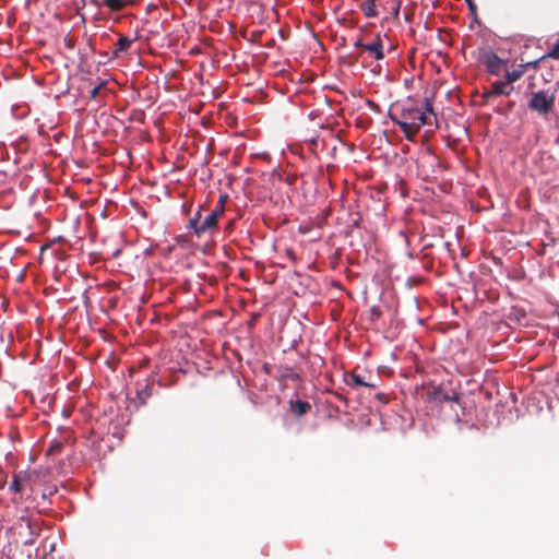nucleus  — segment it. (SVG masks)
<instances>
[{
    "instance_id": "19",
    "label": "nucleus",
    "mask_w": 559,
    "mask_h": 559,
    "mask_svg": "<svg viewBox=\"0 0 559 559\" xmlns=\"http://www.w3.org/2000/svg\"><path fill=\"white\" fill-rule=\"evenodd\" d=\"M62 447H63V443H62L61 441H56V440H55V441H52V443L50 444V447H49V449H48L47 453H48V454H55V453H57V452H60V451H61V449H62Z\"/></svg>"
},
{
    "instance_id": "7",
    "label": "nucleus",
    "mask_w": 559,
    "mask_h": 559,
    "mask_svg": "<svg viewBox=\"0 0 559 559\" xmlns=\"http://www.w3.org/2000/svg\"><path fill=\"white\" fill-rule=\"evenodd\" d=\"M364 50L376 60H382L384 58V51L380 34H378L372 41L366 43Z\"/></svg>"
},
{
    "instance_id": "4",
    "label": "nucleus",
    "mask_w": 559,
    "mask_h": 559,
    "mask_svg": "<svg viewBox=\"0 0 559 559\" xmlns=\"http://www.w3.org/2000/svg\"><path fill=\"white\" fill-rule=\"evenodd\" d=\"M555 95L546 91H538L533 94L528 107L538 114L547 115L554 107Z\"/></svg>"
},
{
    "instance_id": "2",
    "label": "nucleus",
    "mask_w": 559,
    "mask_h": 559,
    "mask_svg": "<svg viewBox=\"0 0 559 559\" xmlns=\"http://www.w3.org/2000/svg\"><path fill=\"white\" fill-rule=\"evenodd\" d=\"M479 62L486 68L489 74L496 76H500L508 66V60L501 59L497 53L488 48L480 50Z\"/></svg>"
},
{
    "instance_id": "15",
    "label": "nucleus",
    "mask_w": 559,
    "mask_h": 559,
    "mask_svg": "<svg viewBox=\"0 0 559 559\" xmlns=\"http://www.w3.org/2000/svg\"><path fill=\"white\" fill-rule=\"evenodd\" d=\"M227 199V195H221L219 200L213 207V210L210 212L212 215H214L217 219H221L225 212V201Z\"/></svg>"
},
{
    "instance_id": "13",
    "label": "nucleus",
    "mask_w": 559,
    "mask_h": 559,
    "mask_svg": "<svg viewBox=\"0 0 559 559\" xmlns=\"http://www.w3.org/2000/svg\"><path fill=\"white\" fill-rule=\"evenodd\" d=\"M361 10L367 17H374L378 15L376 0H365L361 4Z\"/></svg>"
},
{
    "instance_id": "16",
    "label": "nucleus",
    "mask_w": 559,
    "mask_h": 559,
    "mask_svg": "<svg viewBox=\"0 0 559 559\" xmlns=\"http://www.w3.org/2000/svg\"><path fill=\"white\" fill-rule=\"evenodd\" d=\"M385 2V7H384V10L392 14L393 16H397L399 13H400V8H401V1L400 0H384Z\"/></svg>"
},
{
    "instance_id": "25",
    "label": "nucleus",
    "mask_w": 559,
    "mask_h": 559,
    "mask_svg": "<svg viewBox=\"0 0 559 559\" xmlns=\"http://www.w3.org/2000/svg\"><path fill=\"white\" fill-rule=\"evenodd\" d=\"M467 1V4H468V8L471 9V11H475L476 10V5L472 2V0H466Z\"/></svg>"
},
{
    "instance_id": "6",
    "label": "nucleus",
    "mask_w": 559,
    "mask_h": 559,
    "mask_svg": "<svg viewBox=\"0 0 559 559\" xmlns=\"http://www.w3.org/2000/svg\"><path fill=\"white\" fill-rule=\"evenodd\" d=\"M538 63H539V60L527 62L526 64H519L516 68H514L511 71H509L508 67H507L503 72L506 74V79H507L506 81H508L512 85V83L516 82L518 80H520L522 78L526 68H528V67L536 68L538 66Z\"/></svg>"
},
{
    "instance_id": "24",
    "label": "nucleus",
    "mask_w": 559,
    "mask_h": 559,
    "mask_svg": "<svg viewBox=\"0 0 559 559\" xmlns=\"http://www.w3.org/2000/svg\"><path fill=\"white\" fill-rule=\"evenodd\" d=\"M364 45H365V44H364V43H361L360 40H357V41H355V43H354V47H355V48H361L362 50H364Z\"/></svg>"
},
{
    "instance_id": "22",
    "label": "nucleus",
    "mask_w": 559,
    "mask_h": 559,
    "mask_svg": "<svg viewBox=\"0 0 559 559\" xmlns=\"http://www.w3.org/2000/svg\"><path fill=\"white\" fill-rule=\"evenodd\" d=\"M27 526L29 530H32L31 522H27ZM36 540V535L31 531V536L24 542L25 545H33Z\"/></svg>"
},
{
    "instance_id": "12",
    "label": "nucleus",
    "mask_w": 559,
    "mask_h": 559,
    "mask_svg": "<svg viewBox=\"0 0 559 559\" xmlns=\"http://www.w3.org/2000/svg\"><path fill=\"white\" fill-rule=\"evenodd\" d=\"M310 408V404L306 401L297 400L290 402V409L297 416L306 414Z\"/></svg>"
},
{
    "instance_id": "23",
    "label": "nucleus",
    "mask_w": 559,
    "mask_h": 559,
    "mask_svg": "<svg viewBox=\"0 0 559 559\" xmlns=\"http://www.w3.org/2000/svg\"><path fill=\"white\" fill-rule=\"evenodd\" d=\"M201 217H202V207H200L198 210V212L193 215V217H191L190 219H195L197 224H201L202 223Z\"/></svg>"
},
{
    "instance_id": "5",
    "label": "nucleus",
    "mask_w": 559,
    "mask_h": 559,
    "mask_svg": "<svg viewBox=\"0 0 559 559\" xmlns=\"http://www.w3.org/2000/svg\"><path fill=\"white\" fill-rule=\"evenodd\" d=\"M32 475L28 471H20L13 475L12 481L9 485V490L14 493H20L26 487H31Z\"/></svg>"
},
{
    "instance_id": "8",
    "label": "nucleus",
    "mask_w": 559,
    "mask_h": 559,
    "mask_svg": "<svg viewBox=\"0 0 559 559\" xmlns=\"http://www.w3.org/2000/svg\"><path fill=\"white\" fill-rule=\"evenodd\" d=\"M513 92V86L508 81H496L491 84L489 95L509 96Z\"/></svg>"
},
{
    "instance_id": "1",
    "label": "nucleus",
    "mask_w": 559,
    "mask_h": 559,
    "mask_svg": "<svg viewBox=\"0 0 559 559\" xmlns=\"http://www.w3.org/2000/svg\"><path fill=\"white\" fill-rule=\"evenodd\" d=\"M431 117H433L435 124L438 127L432 102L426 97L421 106L414 104L403 106L401 110V119L399 120L401 122H408V124H413L415 128H421L423 126L431 124Z\"/></svg>"
},
{
    "instance_id": "11",
    "label": "nucleus",
    "mask_w": 559,
    "mask_h": 559,
    "mask_svg": "<svg viewBox=\"0 0 559 559\" xmlns=\"http://www.w3.org/2000/svg\"><path fill=\"white\" fill-rule=\"evenodd\" d=\"M436 400L439 402H460V393L456 391L443 392L439 390L436 392Z\"/></svg>"
},
{
    "instance_id": "10",
    "label": "nucleus",
    "mask_w": 559,
    "mask_h": 559,
    "mask_svg": "<svg viewBox=\"0 0 559 559\" xmlns=\"http://www.w3.org/2000/svg\"><path fill=\"white\" fill-rule=\"evenodd\" d=\"M132 39H130L129 37L127 36H120L119 39L117 40L116 43V48L112 52L114 57L115 58H118L120 52H126L129 50V48L131 47L132 45Z\"/></svg>"
},
{
    "instance_id": "17",
    "label": "nucleus",
    "mask_w": 559,
    "mask_h": 559,
    "mask_svg": "<svg viewBox=\"0 0 559 559\" xmlns=\"http://www.w3.org/2000/svg\"><path fill=\"white\" fill-rule=\"evenodd\" d=\"M352 382L357 386H371L369 383H367L362 376L359 374H352L350 376Z\"/></svg>"
},
{
    "instance_id": "21",
    "label": "nucleus",
    "mask_w": 559,
    "mask_h": 559,
    "mask_svg": "<svg viewBox=\"0 0 559 559\" xmlns=\"http://www.w3.org/2000/svg\"><path fill=\"white\" fill-rule=\"evenodd\" d=\"M105 82H100L96 86H94L91 91V98L95 99L100 91V88L104 86Z\"/></svg>"
},
{
    "instance_id": "20",
    "label": "nucleus",
    "mask_w": 559,
    "mask_h": 559,
    "mask_svg": "<svg viewBox=\"0 0 559 559\" xmlns=\"http://www.w3.org/2000/svg\"><path fill=\"white\" fill-rule=\"evenodd\" d=\"M512 314L515 317L518 321H521L523 318H525L526 313L523 309H519L516 307L512 308Z\"/></svg>"
},
{
    "instance_id": "9",
    "label": "nucleus",
    "mask_w": 559,
    "mask_h": 559,
    "mask_svg": "<svg viewBox=\"0 0 559 559\" xmlns=\"http://www.w3.org/2000/svg\"><path fill=\"white\" fill-rule=\"evenodd\" d=\"M392 121L400 127L405 139L407 141L414 142L415 135L420 130V128H415L413 124H408V122H401L397 118L391 117Z\"/></svg>"
},
{
    "instance_id": "18",
    "label": "nucleus",
    "mask_w": 559,
    "mask_h": 559,
    "mask_svg": "<svg viewBox=\"0 0 559 559\" xmlns=\"http://www.w3.org/2000/svg\"><path fill=\"white\" fill-rule=\"evenodd\" d=\"M546 57L552 58V59H559V38L554 44L551 49L547 52Z\"/></svg>"
},
{
    "instance_id": "14",
    "label": "nucleus",
    "mask_w": 559,
    "mask_h": 559,
    "mask_svg": "<svg viewBox=\"0 0 559 559\" xmlns=\"http://www.w3.org/2000/svg\"><path fill=\"white\" fill-rule=\"evenodd\" d=\"M103 1H104V4L110 11H120L130 3V0H103Z\"/></svg>"
},
{
    "instance_id": "3",
    "label": "nucleus",
    "mask_w": 559,
    "mask_h": 559,
    "mask_svg": "<svg viewBox=\"0 0 559 559\" xmlns=\"http://www.w3.org/2000/svg\"><path fill=\"white\" fill-rule=\"evenodd\" d=\"M219 219H217L214 215L209 213L203 219L201 224H197L195 219H189V228L193 230L198 238L204 236H212L218 226Z\"/></svg>"
}]
</instances>
